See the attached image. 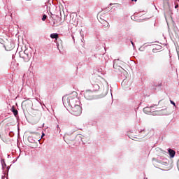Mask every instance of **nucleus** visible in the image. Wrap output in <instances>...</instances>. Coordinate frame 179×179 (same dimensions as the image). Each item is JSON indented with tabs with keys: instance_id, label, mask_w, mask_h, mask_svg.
Here are the masks:
<instances>
[{
	"instance_id": "obj_1",
	"label": "nucleus",
	"mask_w": 179,
	"mask_h": 179,
	"mask_svg": "<svg viewBox=\"0 0 179 179\" xmlns=\"http://www.w3.org/2000/svg\"><path fill=\"white\" fill-rule=\"evenodd\" d=\"M62 101L63 104H68L71 108L80 104V101H79V99H78L76 92L73 93L69 96H63Z\"/></svg>"
},
{
	"instance_id": "obj_2",
	"label": "nucleus",
	"mask_w": 179,
	"mask_h": 179,
	"mask_svg": "<svg viewBox=\"0 0 179 179\" xmlns=\"http://www.w3.org/2000/svg\"><path fill=\"white\" fill-rule=\"evenodd\" d=\"M71 114L73 115H76V117H78L82 114V107L79 105H76L75 106H71Z\"/></svg>"
},
{
	"instance_id": "obj_3",
	"label": "nucleus",
	"mask_w": 179,
	"mask_h": 179,
	"mask_svg": "<svg viewBox=\"0 0 179 179\" xmlns=\"http://www.w3.org/2000/svg\"><path fill=\"white\" fill-rule=\"evenodd\" d=\"M84 94L85 99L87 100H93L94 99V96L93 95V91L92 90H87L84 92H83Z\"/></svg>"
},
{
	"instance_id": "obj_4",
	"label": "nucleus",
	"mask_w": 179,
	"mask_h": 179,
	"mask_svg": "<svg viewBox=\"0 0 179 179\" xmlns=\"http://www.w3.org/2000/svg\"><path fill=\"white\" fill-rule=\"evenodd\" d=\"M20 58L29 61L31 57V55L27 53V50L21 51L19 52Z\"/></svg>"
},
{
	"instance_id": "obj_5",
	"label": "nucleus",
	"mask_w": 179,
	"mask_h": 179,
	"mask_svg": "<svg viewBox=\"0 0 179 179\" xmlns=\"http://www.w3.org/2000/svg\"><path fill=\"white\" fill-rule=\"evenodd\" d=\"M91 90L92 92H98V90H100V86L98 84H92Z\"/></svg>"
},
{
	"instance_id": "obj_6",
	"label": "nucleus",
	"mask_w": 179,
	"mask_h": 179,
	"mask_svg": "<svg viewBox=\"0 0 179 179\" xmlns=\"http://www.w3.org/2000/svg\"><path fill=\"white\" fill-rule=\"evenodd\" d=\"M168 152H169V155L171 159H173L174 157V156H176V151L174 150L169 148L168 150Z\"/></svg>"
},
{
	"instance_id": "obj_7",
	"label": "nucleus",
	"mask_w": 179,
	"mask_h": 179,
	"mask_svg": "<svg viewBox=\"0 0 179 179\" xmlns=\"http://www.w3.org/2000/svg\"><path fill=\"white\" fill-rule=\"evenodd\" d=\"M11 111L12 113H13L15 117H17L19 112L16 110V108H15V106H13L11 108Z\"/></svg>"
},
{
	"instance_id": "obj_8",
	"label": "nucleus",
	"mask_w": 179,
	"mask_h": 179,
	"mask_svg": "<svg viewBox=\"0 0 179 179\" xmlns=\"http://www.w3.org/2000/svg\"><path fill=\"white\" fill-rule=\"evenodd\" d=\"M50 37L52 38H55V40H57L59 37V35L57 33H53V34H50Z\"/></svg>"
},
{
	"instance_id": "obj_9",
	"label": "nucleus",
	"mask_w": 179,
	"mask_h": 179,
	"mask_svg": "<svg viewBox=\"0 0 179 179\" xmlns=\"http://www.w3.org/2000/svg\"><path fill=\"white\" fill-rule=\"evenodd\" d=\"M10 45V43H8V45H6V50L7 51H10V50H13V47H9Z\"/></svg>"
},
{
	"instance_id": "obj_10",
	"label": "nucleus",
	"mask_w": 179,
	"mask_h": 179,
	"mask_svg": "<svg viewBox=\"0 0 179 179\" xmlns=\"http://www.w3.org/2000/svg\"><path fill=\"white\" fill-rule=\"evenodd\" d=\"M143 112L148 114V113H150V108L147 107L143 108Z\"/></svg>"
},
{
	"instance_id": "obj_11",
	"label": "nucleus",
	"mask_w": 179,
	"mask_h": 179,
	"mask_svg": "<svg viewBox=\"0 0 179 179\" xmlns=\"http://www.w3.org/2000/svg\"><path fill=\"white\" fill-rule=\"evenodd\" d=\"M145 129L139 130V133L143 134V136H145L146 135V133H145Z\"/></svg>"
},
{
	"instance_id": "obj_12",
	"label": "nucleus",
	"mask_w": 179,
	"mask_h": 179,
	"mask_svg": "<svg viewBox=\"0 0 179 179\" xmlns=\"http://www.w3.org/2000/svg\"><path fill=\"white\" fill-rule=\"evenodd\" d=\"M47 15H43V17H42V20L44 22V21H45V20L47 19Z\"/></svg>"
},
{
	"instance_id": "obj_13",
	"label": "nucleus",
	"mask_w": 179,
	"mask_h": 179,
	"mask_svg": "<svg viewBox=\"0 0 179 179\" xmlns=\"http://www.w3.org/2000/svg\"><path fill=\"white\" fill-rule=\"evenodd\" d=\"M125 83H127V80H123V81L122 82V86H125Z\"/></svg>"
},
{
	"instance_id": "obj_14",
	"label": "nucleus",
	"mask_w": 179,
	"mask_h": 179,
	"mask_svg": "<svg viewBox=\"0 0 179 179\" xmlns=\"http://www.w3.org/2000/svg\"><path fill=\"white\" fill-rule=\"evenodd\" d=\"M171 104H173V106H174V107H176V103L174 101H173L172 100L170 101Z\"/></svg>"
},
{
	"instance_id": "obj_15",
	"label": "nucleus",
	"mask_w": 179,
	"mask_h": 179,
	"mask_svg": "<svg viewBox=\"0 0 179 179\" xmlns=\"http://www.w3.org/2000/svg\"><path fill=\"white\" fill-rule=\"evenodd\" d=\"M124 75H128V73H127L126 71H124Z\"/></svg>"
},
{
	"instance_id": "obj_16",
	"label": "nucleus",
	"mask_w": 179,
	"mask_h": 179,
	"mask_svg": "<svg viewBox=\"0 0 179 179\" xmlns=\"http://www.w3.org/2000/svg\"><path fill=\"white\" fill-rule=\"evenodd\" d=\"M131 43L132 45H133V47H134L135 44L134 43V42L131 41Z\"/></svg>"
},
{
	"instance_id": "obj_17",
	"label": "nucleus",
	"mask_w": 179,
	"mask_h": 179,
	"mask_svg": "<svg viewBox=\"0 0 179 179\" xmlns=\"http://www.w3.org/2000/svg\"><path fill=\"white\" fill-rule=\"evenodd\" d=\"M177 8H178V4L175 6V8L177 9Z\"/></svg>"
},
{
	"instance_id": "obj_18",
	"label": "nucleus",
	"mask_w": 179,
	"mask_h": 179,
	"mask_svg": "<svg viewBox=\"0 0 179 179\" xmlns=\"http://www.w3.org/2000/svg\"><path fill=\"white\" fill-rule=\"evenodd\" d=\"M132 1V2H134V1H135V2H136V1H138V0H131Z\"/></svg>"
},
{
	"instance_id": "obj_19",
	"label": "nucleus",
	"mask_w": 179,
	"mask_h": 179,
	"mask_svg": "<svg viewBox=\"0 0 179 179\" xmlns=\"http://www.w3.org/2000/svg\"><path fill=\"white\" fill-rule=\"evenodd\" d=\"M44 135H45L44 133H43V134H42V137L44 136Z\"/></svg>"
},
{
	"instance_id": "obj_20",
	"label": "nucleus",
	"mask_w": 179,
	"mask_h": 179,
	"mask_svg": "<svg viewBox=\"0 0 179 179\" xmlns=\"http://www.w3.org/2000/svg\"><path fill=\"white\" fill-rule=\"evenodd\" d=\"M115 61H117V60H116V59H115V60L113 61V62H114V63H115Z\"/></svg>"
},
{
	"instance_id": "obj_21",
	"label": "nucleus",
	"mask_w": 179,
	"mask_h": 179,
	"mask_svg": "<svg viewBox=\"0 0 179 179\" xmlns=\"http://www.w3.org/2000/svg\"><path fill=\"white\" fill-rule=\"evenodd\" d=\"M110 6H111V5H113V4H112V3H110Z\"/></svg>"
},
{
	"instance_id": "obj_22",
	"label": "nucleus",
	"mask_w": 179,
	"mask_h": 179,
	"mask_svg": "<svg viewBox=\"0 0 179 179\" xmlns=\"http://www.w3.org/2000/svg\"><path fill=\"white\" fill-rule=\"evenodd\" d=\"M132 17H133L131 16V19H132Z\"/></svg>"
}]
</instances>
